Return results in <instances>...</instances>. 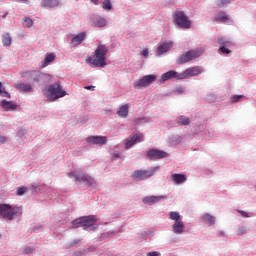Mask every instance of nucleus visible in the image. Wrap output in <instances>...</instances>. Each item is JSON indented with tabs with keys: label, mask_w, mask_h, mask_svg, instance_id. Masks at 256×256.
<instances>
[{
	"label": "nucleus",
	"mask_w": 256,
	"mask_h": 256,
	"mask_svg": "<svg viewBox=\"0 0 256 256\" xmlns=\"http://www.w3.org/2000/svg\"><path fill=\"white\" fill-rule=\"evenodd\" d=\"M53 61H55V54L47 53L45 55V59H44V63L42 65V67H47V65H49V63H53Z\"/></svg>",
	"instance_id": "nucleus-27"
},
{
	"label": "nucleus",
	"mask_w": 256,
	"mask_h": 256,
	"mask_svg": "<svg viewBox=\"0 0 256 256\" xmlns=\"http://www.w3.org/2000/svg\"><path fill=\"white\" fill-rule=\"evenodd\" d=\"M107 53H109V48L105 45H98L93 56L87 59V63L93 67H105V65H107Z\"/></svg>",
	"instance_id": "nucleus-1"
},
{
	"label": "nucleus",
	"mask_w": 256,
	"mask_h": 256,
	"mask_svg": "<svg viewBox=\"0 0 256 256\" xmlns=\"http://www.w3.org/2000/svg\"><path fill=\"white\" fill-rule=\"evenodd\" d=\"M141 55H142L143 57L148 58V57H149V50H148V49H144V50L141 52Z\"/></svg>",
	"instance_id": "nucleus-44"
},
{
	"label": "nucleus",
	"mask_w": 256,
	"mask_h": 256,
	"mask_svg": "<svg viewBox=\"0 0 256 256\" xmlns=\"http://www.w3.org/2000/svg\"><path fill=\"white\" fill-rule=\"evenodd\" d=\"M230 3H231V0H218L217 6L220 9H225V7H227V5H229Z\"/></svg>",
	"instance_id": "nucleus-33"
},
{
	"label": "nucleus",
	"mask_w": 256,
	"mask_h": 256,
	"mask_svg": "<svg viewBox=\"0 0 256 256\" xmlns=\"http://www.w3.org/2000/svg\"><path fill=\"white\" fill-rule=\"evenodd\" d=\"M145 141V135L143 134H132L128 139L125 140V149H131L136 143H143Z\"/></svg>",
	"instance_id": "nucleus-11"
},
{
	"label": "nucleus",
	"mask_w": 256,
	"mask_h": 256,
	"mask_svg": "<svg viewBox=\"0 0 256 256\" xmlns=\"http://www.w3.org/2000/svg\"><path fill=\"white\" fill-rule=\"evenodd\" d=\"M1 97H6L7 99H11V94H9V92L5 91V89H3V93L0 94Z\"/></svg>",
	"instance_id": "nucleus-41"
},
{
	"label": "nucleus",
	"mask_w": 256,
	"mask_h": 256,
	"mask_svg": "<svg viewBox=\"0 0 256 256\" xmlns=\"http://www.w3.org/2000/svg\"><path fill=\"white\" fill-rule=\"evenodd\" d=\"M25 193H27V187L22 186L18 188L16 195L21 196V195H25Z\"/></svg>",
	"instance_id": "nucleus-36"
},
{
	"label": "nucleus",
	"mask_w": 256,
	"mask_h": 256,
	"mask_svg": "<svg viewBox=\"0 0 256 256\" xmlns=\"http://www.w3.org/2000/svg\"><path fill=\"white\" fill-rule=\"evenodd\" d=\"M92 24L94 27H105V25H107V20L103 17L96 16L92 18Z\"/></svg>",
	"instance_id": "nucleus-21"
},
{
	"label": "nucleus",
	"mask_w": 256,
	"mask_h": 256,
	"mask_svg": "<svg viewBox=\"0 0 256 256\" xmlns=\"http://www.w3.org/2000/svg\"><path fill=\"white\" fill-rule=\"evenodd\" d=\"M169 79H183V78H181V73L179 74L177 71L170 70L161 76L160 83H165V81H169Z\"/></svg>",
	"instance_id": "nucleus-15"
},
{
	"label": "nucleus",
	"mask_w": 256,
	"mask_h": 256,
	"mask_svg": "<svg viewBox=\"0 0 256 256\" xmlns=\"http://www.w3.org/2000/svg\"><path fill=\"white\" fill-rule=\"evenodd\" d=\"M95 223H97V218L94 215L77 218L72 222L75 227H85L86 231H93V229H97Z\"/></svg>",
	"instance_id": "nucleus-4"
},
{
	"label": "nucleus",
	"mask_w": 256,
	"mask_h": 256,
	"mask_svg": "<svg viewBox=\"0 0 256 256\" xmlns=\"http://www.w3.org/2000/svg\"><path fill=\"white\" fill-rule=\"evenodd\" d=\"M147 157L150 161H157L159 159H165V157H169V154L163 150L150 149L147 152Z\"/></svg>",
	"instance_id": "nucleus-12"
},
{
	"label": "nucleus",
	"mask_w": 256,
	"mask_h": 256,
	"mask_svg": "<svg viewBox=\"0 0 256 256\" xmlns=\"http://www.w3.org/2000/svg\"><path fill=\"white\" fill-rule=\"evenodd\" d=\"M245 233H247V228H245V226H241L238 228V231H237L238 235H245Z\"/></svg>",
	"instance_id": "nucleus-40"
},
{
	"label": "nucleus",
	"mask_w": 256,
	"mask_h": 256,
	"mask_svg": "<svg viewBox=\"0 0 256 256\" xmlns=\"http://www.w3.org/2000/svg\"><path fill=\"white\" fill-rule=\"evenodd\" d=\"M240 99H243V95H234L231 97L232 103H237Z\"/></svg>",
	"instance_id": "nucleus-38"
},
{
	"label": "nucleus",
	"mask_w": 256,
	"mask_h": 256,
	"mask_svg": "<svg viewBox=\"0 0 256 256\" xmlns=\"http://www.w3.org/2000/svg\"><path fill=\"white\" fill-rule=\"evenodd\" d=\"M146 255L147 256H161V253H159L157 251H153V252H147Z\"/></svg>",
	"instance_id": "nucleus-43"
},
{
	"label": "nucleus",
	"mask_w": 256,
	"mask_h": 256,
	"mask_svg": "<svg viewBox=\"0 0 256 256\" xmlns=\"http://www.w3.org/2000/svg\"><path fill=\"white\" fill-rule=\"evenodd\" d=\"M178 92H179V93H183V88H179V89H178Z\"/></svg>",
	"instance_id": "nucleus-50"
},
{
	"label": "nucleus",
	"mask_w": 256,
	"mask_h": 256,
	"mask_svg": "<svg viewBox=\"0 0 256 256\" xmlns=\"http://www.w3.org/2000/svg\"><path fill=\"white\" fill-rule=\"evenodd\" d=\"M7 141V138L5 136H0V143H5Z\"/></svg>",
	"instance_id": "nucleus-47"
},
{
	"label": "nucleus",
	"mask_w": 256,
	"mask_h": 256,
	"mask_svg": "<svg viewBox=\"0 0 256 256\" xmlns=\"http://www.w3.org/2000/svg\"><path fill=\"white\" fill-rule=\"evenodd\" d=\"M35 252V248L34 247H27L24 249V254L25 255H31V253Z\"/></svg>",
	"instance_id": "nucleus-39"
},
{
	"label": "nucleus",
	"mask_w": 256,
	"mask_h": 256,
	"mask_svg": "<svg viewBox=\"0 0 256 256\" xmlns=\"http://www.w3.org/2000/svg\"><path fill=\"white\" fill-rule=\"evenodd\" d=\"M172 231L176 235H183V233H185V223H183V220H180L179 222H175L172 225Z\"/></svg>",
	"instance_id": "nucleus-18"
},
{
	"label": "nucleus",
	"mask_w": 256,
	"mask_h": 256,
	"mask_svg": "<svg viewBox=\"0 0 256 256\" xmlns=\"http://www.w3.org/2000/svg\"><path fill=\"white\" fill-rule=\"evenodd\" d=\"M158 169L159 167H151L148 170H135L132 177L137 181H146V179L153 177Z\"/></svg>",
	"instance_id": "nucleus-7"
},
{
	"label": "nucleus",
	"mask_w": 256,
	"mask_h": 256,
	"mask_svg": "<svg viewBox=\"0 0 256 256\" xmlns=\"http://www.w3.org/2000/svg\"><path fill=\"white\" fill-rule=\"evenodd\" d=\"M172 47H173V42H165L158 47L157 53L158 55H163V53H167V51H169V49Z\"/></svg>",
	"instance_id": "nucleus-23"
},
{
	"label": "nucleus",
	"mask_w": 256,
	"mask_h": 256,
	"mask_svg": "<svg viewBox=\"0 0 256 256\" xmlns=\"http://www.w3.org/2000/svg\"><path fill=\"white\" fill-rule=\"evenodd\" d=\"M218 43L222 45L223 47L229 48L233 46V43L231 41H225L223 38L218 40Z\"/></svg>",
	"instance_id": "nucleus-34"
},
{
	"label": "nucleus",
	"mask_w": 256,
	"mask_h": 256,
	"mask_svg": "<svg viewBox=\"0 0 256 256\" xmlns=\"http://www.w3.org/2000/svg\"><path fill=\"white\" fill-rule=\"evenodd\" d=\"M22 77L28 81H34V83H39L42 77H50L47 74H42L39 70H28L22 73Z\"/></svg>",
	"instance_id": "nucleus-9"
},
{
	"label": "nucleus",
	"mask_w": 256,
	"mask_h": 256,
	"mask_svg": "<svg viewBox=\"0 0 256 256\" xmlns=\"http://www.w3.org/2000/svg\"><path fill=\"white\" fill-rule=\"evenodd\" d=\"M203 48H198L195 50L187 51L185 54H182L180 58L178 59V64L183 65L185 63H189V61H193V59H198V57H201L203 55Z\"/></svg>",
	"instance_id": "nucleus-5"
},
{
	"label": "nucleus",
	"mask_w": 256,
	"mask_h": 256,
	"mask_svg": "<svg viewBox=\"0 0 256 256\" xmlns=\"http://www.w3.org/2000/svg\"><path fill=\"white\" fill-rule=\"evenodd\" d=\"M5 17H7V15H4L3 18L5 19Z\"/></svg>",
	"instance_id": "nucleus-52"
},
{
	"label": "nucleus",
	"mask_w": 256,
	"mask_h": 256,
	"mask_svg": "<svg viewBox=\"0 0 256 256\" xmlns=\"http://www.w3.org/2000/svg\"><path fill=\"white\" fill-rule=\"evenodd\" d=\"M117 116L125 119L129 116V104L122 105L117 111Z\"/></svg>",
	"instance_id": "nucleus-20"
},
{
	"label": "nucleus",
	"mask_w": 256,
	"mask_h": 256,
	"mask_svg": "<svg viewBox=\"0 0 256 256\" xmlns=\"http://www.w3.org/2000/svg\"><path fill=\"white\" fill-rule=\"evenodd\" d=\"M88 251H95V248L89 247V248H88Z\"/></svg>",
	"instance_id": "nucleus-49"
},
{
	"label": "nucleus",
	"mask_w": 256,
	"mask_h": 256,
	"mask_svg": "<svg viewBox=\"0 0 256 256\" xmlns=\"http://www.w3.org/2000/svg\"><path fill=\"white\" fill-rule=\"evenodd\" d=\"M86 142L92 145H106L107 136H89L86 138Z\"/></svg>",
	"instance_id": "nucleus-14"
},
{
	"label": "nucleus",
	"mask_w": 256,
	"mask_h": 256,
	"mask_svg": "<svg viewBox=\"0 0 256 256\" xmlns=\"http://www.w3.org/2000/svg\"><path fill=\"white\" fill-rule=\"evenodd\" d=\"M237 213H239L241 215V217H249V214L243 210H237Z\"/></svg>",
	"instance_id": "nucleus-42"
},
{
	"label": "nucleus",
	"mask_w": 256,
	"mask_h": 256,
	"mask_svg": "<svg viewBox=\"0 0 256 256\" xmlns=\"http://www.w3.org/2000/svg\"><path fill=\"white\" fill-rule=\"evenodd\" d=\"M177 123L180 126L191 125V119H189V117H187V116H179L177 119Z\"/></svg>",
	"instance_id": "nucleus-26"
},
{
	"label": "nucleus",
	"mask_w": 256,
	"mask_h": 256,
	"mask_svg": "<svg viewBox=\"0 0 256 256\" xmlns=\"http://www.w3.org/2000/svg\"><path fill=\"white\" fill-rule=\"evenodd\" d=\"M169 219H171L172 221H175V223L179 221H183V219L181 218V214H179V212H170Z\"/></svg>",
	"instance_id": "nucleus-29"
},
{
	"label": "nucleus",
	"mask_w": 256,
	"mask_h": 256,
	"mask_svg": "<svg viewBox=\"0 0 256 256\" xmlns=\"http://www.w3.org/2000/svg\"><path fill=\"white\" fill-rule=\"evenodd\" d=\"M102 9H104V11H111V9H113V4L111 3V0H104L102 2Z\"/></svg>",
	"instance_id": "nucleus-31"
},
{
	"label": "nucleus",
	"mask_w": 256,
	"mask_h": 256,
	"mask_svg": "<svg viewBox=\"0 0 256 256\" xmlns=\"http://www.w3.org/2000/svg\"><path fill=\"white\" fill-rule=\"evenodd\" d=\"M203 220L205 221V223H208V225H215V216H212L211 214H205L203 216Z\"/></svg>",
	"instance_id": "nucleus-30"
},
{
	"label": "nucleus",
	"mask_w": 256,
	"mask_h": 256,
	"mask_svg": "<svg viewBox=\"0 0 256 256\" xmlns=\"http://www.w3.org/2000/svg\"><path fill=\"white\" fill-rule=\"evenodd\" d=\"M23 27H32L33 26V20L31 18H25L22 21Z\"/></svg>",
	"instance_id": "nucleus-35"
},
{
	"label": "nucleus",
	"mask_w": 256,
	"mask_h": 256,
	"mask_svg": "<svg viewBox=\"0 0 256 256\" xmlns=\"http://www.w3.org/2000/svg\"><path fill=\"white\" fill-rule=\"evenodd\" d=\"M79 243H81V240H74L71 244L70 247H75V245H79Z\"/></svg>",
	"instance_id": "nucleus-45"
},
{
	"label": "nucleus",
	"mask_w": 256,
	"mask_h": 256,
	"mask_svg": "<svg viewBox=\"0 0 256 256\" xmlns=\"http://www.w3.org/2000/svg\"><path fill=\"white\" fill-rule=\"evenodd\" d=\"M219 51H221L224 55H229L231 53V50L229 48L223 46L220 44Z\"/></svg>",
	"instance_id": "nucleus-37"
},
{
	"label": "nucleus",
	"mask_w": 256,
	"mask_h": 256,
	"mask_svg": "<svg viewBox=\"0 0 256 256\" xmlns=\"http://www.w3.org/2000/svg\"><path fill=\"white\" fill-rule=\"evenodd\" d=\"M74 177L76 181H79V183H89V181H91V176H87V175L79 176L77 174H74Z\"/></svg>",
	"instance_id": "nucleus-28"
},
{
	"label": "nucleus",
	"mask_w": 256,
	"mask_h": 256,
	"mask_svg": "<svg viewBox=\"0 0 256 256\" xmlns=\"http://www.w3.org/2000/svg\"><path fill=\"white\" fill-rule=\"evenodd\" d=\"M15 89L20 91V93H29V91H33V87L30 84L19 83L15 85Z\"/></svg>",
	"instance_id": "nucleus-22"
},
{
	"label": "nucleus",
	"mask_w": 256,
	"mask_h": 256,
	"mask_svg": "<svg viewBox=\"0 0 256 256\" xmlns=\"http://www.w3.org/2000/svg\"><path fill=\"white\" fill-rule=\"evenodd\" d=\"M214 21H216L217 23H225V24L233 23V19H231L229 17V14H227V12L225 11H219L215 15Z\"/></svg>",
	"instance_id": "nucleus-13"
},
{
	"label": "nucleus",
	"mask_w": 256,
	"mask_h": 256,
	"mask_svg": "<svg viewBox=\"0 0 256 256\" xmlns=\"http://www.w3.org/2000/svg\"><path fill=\"white\" fill-rule=\"evenodd\" d=\"M173 19L178 27H181L182 29H191V22L189 21V17L185 15V12L176 10V13L173 14Z\"/></svg>",
	"instance_id": "nucleus-6"
},
{
	"label": "nucleus",
	"mask_w": 256,
	"mask_h": 256,
	"mask_svg": "<svg viewBox=\"0 0 256 256\" xmlns=\"http://www.w3.org/2000/svg\"><path fill=\"white\" fill-rule=\"evenodd\" d=\"M157 80V75L151 74L143 76L141 79L134 81L133 87L134 89H143V87H149L151 83Z\"/></svg>",
	"instance_id": "nucleus-8"
},
{
	"label": "nucleus",
	"mask_w": 256,
	"mask_h": 256,
	"mask_svg": "<svg viewBox=\"0 0 256 256\" xmlns=\"http://www.w3.org/2000/svg\"><path fill=\"white\" fill-rule=\"evenodd\" d=\"M172 181H174V183L177 185H181V183H185V181H187V176L184 174H173Z\"/></svg>",
	"instance_id": "nucleus-24"
},
{
	"label": "nucleus",
	"mask_w": 256,
	"mask_h": 256,
	"mask_svg": "<svg viewBox=\"0 0 256 256\" xmlns=\"http://www.w3.org/2000/svg\"><path fill=\"white\" fill-rule=\"evenodd\" d=\"M2 43L4 47H9V45H11V36L9 34H5L2 38Z\"/></svg>",
	"instance_id": "nucleus-32"
},
{
	"label": "nucleus",
	"mask_w": 256,
	"mask_h": 256,
	"mask_svg": "<svg viewBox=\"0 0 256 256\" xmlns=\"http://www.w3.org/2000/svg\"><path fill=\"white\" fill-rule=\"evenodd\" d=\"M41 5L44 9H53L59 6V0H42Z\"/></svg>",
	"instance_id": "nucleus-19"
},
{
	"label": "nucleus",
	"mask_w": 256,
	"mask_h": 256,
	"mask_svg": "<svg viewBox=\"0 0 256 256\" xmlns=\"http://www.w3.org/2000/svg\"><path fill=\"white\" fill-rule=\"evenodd\" d=\"M202 73L203 68L201 66H193L180 73V78L189 79V77H197V75H201Z\"/></svg>",
	"instance_id": "nucleus-10"
},
{
	"label": "nucleus",
	"mask_w": 256,
	"mask_h": 256,
	"mask_svg": "<svg viewBox=\"0 0 256 256\" xmlns=\"http://www.w3.org/2000/svg\"><path fill=\"white\" fill-rule=\"evenodd\" d=\"M161 199H165V196H146L142 199V203L145 205H155V203H159Z\"/></svg>",
	"instance_id": "nucleus-17"
},
{
	"label": "nucleus",
	"mask_w": 256,
	"mask_h": 256,
	"mask_svg": "<svg viewBox=\"0 0 256 256\" xmlns=\"http://www.w3.org/2000/svg\"><path fill=\"white\" fill-rule=\"evenodd\" d=\"M84 40L85 33H80L72 39V45H74V47H77V45H81V43H83Z\"/></svg>",
	"instance_id": "nucleus-25"
},
{
	"label": "nucleus",
	"mask_w": 256,
	"mask_h": 256,
	"mask_svg": "<svg viewBox=\"0 0 256 256\" xmlns=\"http://www.w3.org/2000/svg\"><path fill=\"white\" fill-rule=\"evenodd\" d=\"M84 89H86L87 91H95V86H85Z\"/></svg>",
	"instance_id": "nucleus-46"
},
{
	"label": "nucleus",
	"mask_w": 256,
	"mask_h": 256,
	"mask_svg": "<svg viewBox=\"0 0 256 256\" xmlns=\"http://www.w3.org/2000/svg\"><path fill=\"white\" fill-rule=\"evenodd\" d=\"M23 215V209L21 207H13L9 204H0V217L5 221H13L16 217Z\"/></svg>",
	"instance_id": "nucleus-2"
},
{
	"label": "nucleus",
	"mask_w": 256,
	"mask_h": 256,
	"mask_svg": "<svg viewBox=\"0 0 256 256\" xmlns=\"http://www.w3.org/2000/svg\"><path fill=\"white\" fill-rule=\"evenodd\" d=\"M3 89H5V87H3V84L0 82V95L3 93Z\"/></svg>",
	"instance_id": "nucleus-48"
},
{
	"label": "nucleus",
	"mask_w": 256,
	"mask_h": 256,
	"mask_svg": "<svg viewBox=\"0 0 256 256\" xmlns=\"http://www.w3.org/2000/svg\"><path fill=\"white\" fill-rule=\"evenodd\" d=\"M0 107L3 111H16L19 106L12 101L2 100L0 101Z\"/></svg>",
	"instance_id": "nucleus-16"
},
{
	"label": "nucleus",
	"mask_w": 256,
	"mask_h": 256,
	"mask_svg": "<svg viewBox=\"0 0 256 256\" xmlns=\"http://www.w3.org/2000/svg\"><path fill=\"white\" fill-rule=\"evenodd\" d=\"M93 2H94L96 5H98L97 0H93Z\"/></svg>",
	"instance_id": "nucleus-51"
},
{
	"label": "nucleus",
	"mask_w": 256,
	"mask_h": 256,
	"mask_svg": "<svg viewBox=\"0 0 256 256\" xmlns=\"http://www.w3.org/2000/svg\"><path fill=\"white\" fill-rule=\"evenodd\" d=\"M43 93L50 101H57V99H61L67 95V91L63 89V86L59 82L49 85Z\"/></svg>",
	"instance_id": "nucleus-3"
}]
</instances>
